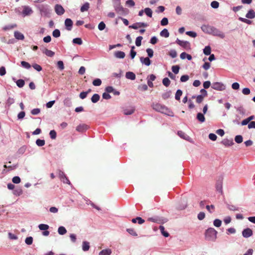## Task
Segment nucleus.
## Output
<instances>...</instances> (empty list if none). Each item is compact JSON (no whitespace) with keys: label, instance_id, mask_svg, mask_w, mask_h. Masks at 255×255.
I'll list each match as a JSON object with an SVG mask.
<instances>
[{"label":"nucleus","instance_id":"obj_61","mask_svg":"<svg viewBox=\"0 0 255 255\" xmlns=\"http://www.w3.org/2000/svg\"><path fill=\"white\" fill-rule=\"evenodd\" d=\"M57 66L59 70H62L64 69V66L63 61H59L57 62Z\"/></svg>","mask_w":255,"mask_h":255},{"label":"nucleus","instance_id":"obj_56","mask_svg":"<svg viewBox=\"0 0 255 255\" xmlns=\"http://www.w3.org/2000/svg\"><path fill=\"white\" fill-rule=\"evenodd\" d=\"M49 135L51 139H54L56 137V132L54 130H51L49 132Z\"/></svg>","mask_w":255,"mask_h":255},{"label":"nucleus","instance_id":"obj_59","mask_svg":"<svg viewBox=\"0 0 255 255\" xmlns=\"http://www.w3.org/2000/svg\"><path fill=\"white\" fill-rule=\"evenodd\" d=\"M211 6L213 8H217L219 6V3L217 1H213L211 3Z\"/></svg>","mask_w":255,"mask_h":255},{"label":"nucleus","instance_id":"obj_64","mask_svg":"<svg viewBox=\"0 0 255 255\" xmlns=\"http://www.w3.org/2000/svg\"><path fill=\"white\" fill-rule=\"evenodd\" d=\"M161 25L162 26H165L168 23V20L166 17H164L162 19L160 22Z\"/></svg>","mask_w":255,"mask_h":255},{"label":"nucleus","instance_id":"obj_8","mask_svg":"<svg viewBox=\"0 0 255 255\" xmlns=\"http://www.w3.org/2000/svg\"><path fill=\"white\" fill-rule=\"evenodd\" d=\"M22 14L23 17L30 15L33 13L32 8L29 6L24 5L22 6Z\"/></svg>","mask_w":255,"mask_h":255},{"label":"nucleus","instance_id":"obj_40","mask_svg":"<svg viewBox=\"0 0 255 255\" xmlns=\"http://www.w3.org/2000/svg\"><path fill=\"white\" fill-rule=\"evenodd\" d=\"M239 20L243 22H244L245 23H247L248 24H251L252 23V21L247 18H243V17H239Z\"/></svg>","mask_w":255,"mask_h":255},{"label":"nucleus","instance_id":"obj_52","mask_svg":"<svg viewBox=\"0 0 255 255\" xmlns=\"http://www.w3.org/2000/svg\"><path fill=\"white\" fill-rule=\"evenodd\" d=\"M146 52L147 53V55L148 56V57H149V58H152L153 57V51L152 49L148 48L146 49Z\"/></svg>","mask_w":255,"mask_h":255},{"label":"nucleus","instance_id":"obj_63","mask_svg":"<svg viewBox=\"0 0 255 255\" xmlns=\"http://www.w3.org/2000/svg\"><path fill=\"white\" fill-rule=\"evenodd\" d=\"M40 112V110L39 108H35L31 111V114L33 115H37Z\"/></svg>","mask_w":255,"mask_h":255},{"label":"nucleus","instance_id":"obj_21","mask_svg":"<svg viewBox=\"0 0 255 255\" xmlns=\"http://www.w3.org/2000/svg\"><path fill=\"white\" fill-rule=\"evenodd\" d=\"M222 143L225 146H229L234 144V142L232 139H224L222 140Z\"/></svg>","mask_w":255,"mask_h":255},{"label":"nucleus","instance_id":"obj_2","mask_svg":"<svg viewBox=\"0 0 255 255\" xmlns=\"http://www.w3.org/2000/svg\"><path fill=\"white\" fill-rule=\"evenodd\" d=\"M113 6L116 12L119 15H126L128 12V10L123 7L121 0H112Z\"/></svg>","mask_w":255,"mask_h":255},{"label":"nucleus","instance_id":"obj_6","mask_svg":"<svg viewBox=\"0 0 255 255\" xmlns=\"http://www.w3.org/2000/svg\"><path fill=\"white\" fill-rule=\"evenodd\" d=\"M176 43L183 47L185 50H189L191 48L190 43L187 41H182L177 38Z\"/></svg>","mask_w":255,"mask_h":255},{"label":"nucleus","instance_id":"obj_17","mask_svg":"<svg viewBox=\"0 0 255 255\" xmlns=\"http://www.w3.org/2000/svg\"><path fill=\"white\" fill-rule=\"evenodd\" d=\"M246 17L249 19H253L255 17V11L251 9L246 14Z\"/></svg>","mask_w":255,"mask_h":255},{"label":"nucleus","instance_id":"obj_25","mask_svg":"<svg viewBox=\"0 0 255 255\" xmlns=\"http://www.w3.org/2000/svg\"><path fill=\"white\" fill-rule=\"evenodd\" d=\"M160 35L162 37L167 38L169 36V33L167 29L164 28L160 32Z\"/></svg>","mask_w":255,"mask_h":255},{"label":"nucleus","instance_id":"obj_16","mask_svg":"<svg viewBox=\"0 0 255 255\" xmlns=\"http://www.w3.org/2000/svg\"><path fill=\"white\" fill-rule=\"evenodd\" d=\"M140 62L147 66H149L151 64V61L149 58V57H140Z\"/></svg>","mask_w":255,"mask_h":255},{"label":"nucleus","instance_id":"obj_14","mask_svg":"<svg viewBox=\"0 0 255 255\" xmlns=\"http://www.w3.org/2000/svg\"><path fill=\"white\" fill-rule=\"evenodd\" d=\"M88 128V126L86 124H80L76 127V130L80 132H83L86 131Z\"/></svg>","mask_w":255,"mask_h":255},{"label":"nucleus","instance_id":"obj_26","mask_svg":"<svg viewBox=\"0 0 255 255\" xmlns=\"http://www.w3.org/2000/svg\"><path fill=\"white\" fill-rule=\"evenodd\" d=\"M135 109L133 108L126 109L124 110V114L126 115H130L134 113Z\"/></svg>","mask_w":255,"mask_h":255},{"label":"nucleus","instance_id":"obj_18","mask_svg":"<svg viewBox=\"0 0 255 255\" xmlns=\"http://www.w3.org/2000/svg\"><path fill=\"white\" fill-rule=\"evenodd\" d=\"M126 77L128 79L134 80L135 79V75L132 72H127L126 73Z\"/></svg>","mask_w":255,"mask_h":255},{"label":"nucleus","instance_id":"obj_3","mask_svg":"<svg viewBox=\"0 0 255 255\" xmlns=\"http://www.w3.org/2000/svg\"><path fill=\"white\" fill-rule=\"evenodd\" d=\"M217 232L212 228H210L206 230L205 232V238L206 240L214 242L217 238Z\"/></svg>","mask_w":255,"mask_h":255},{"label":"nucleus","instance_id":"obj_20","mask_svg":"<svg viewBox=\"0 0 255 255\" xmlns=\"http://www.w3.org/2000/svg\"><path fill=\"white\" fill-rule=\"evenodd\" d=\"M114 55L116 58L123 59L125 57V53L121 51H117L115 52Z\"/></svg>","mask_w":255,"mask_h":255},{"label":"nucleus","instance_id":"obj_53","mask_svg":"<svg viewBox=\"0 0 255 255\" xmlns=\"http://www.w3.org/2000/svg\"><path fill=\"white\" fill-rule=\"evenodd\" d=\"M127 231L129 234H130L131 235H132L133 236H137V233H136V232L134 231V230L133 229H132V228L127 229Z\"/></svg>","mask_w":255,"mask_h":255},{"label":"nucleus","instance_id":"obj_49","mask_svg":"<svg viewBox=\"0 0 255 255\" xmlns=\"http://www.w3.org/2000/svg\"><path fill=\"white\" fill-rule=\"evenodd\" d=\"M73 43L74 44H77L78 45H81L83 43L81 38H75L73 39Z\"/></svg>","mask_w":255,"mask_h":255},{"label":"nucleus","instance_id":"obj_29","mask_svg":"<svg viewBox=\"0 0 255 255\" xmlns=\"http://www.w3.org/2000/svg\"><path fill=\"white\" fill-rule=\"evenodd\" d=\"M58 233L59 235H63L67 233V230L65 227L60 226L58 229Z\"/></svg>","mask_w":255,"mask_h":255},{"label":"nucleus","instance_id":"obj_42","mask_svg":"<svg viewBox=\"0 0 255 255\" xmlns=\"http://www.w3.org/2000/svg\"><path fill=\"white\" fill-rule=\"evenodd\" d=\"M45 140L43 139H37L36 140V144L38 146H42L45 144Z\"/></svg>","mask_w":255,"mask_h":255},{"label":"nucleus","instance_id":"obj_60","mask_svg":"<svg viewBox=\"0 0 255 255\" xmlns=\"http://www.w3.org/2000/svg\"><path fill=\"white\" fill-rule=\"evenodd\" d=\"M213 224L215 227H219L221 225L222 221L219 219H215L214 221Z\"/></svg>","mask_w":255,"mask_h":255},{"label":"nucleus","instance_id":"obj_55","mask_svg":"<svg viewBox=\"0 0 255 255\" xmlns=\"http://www.w3.org/2000/svg\"><path fill=\"white\" fill-rule=\"evenodd\" d=\"M127 5L129 7H132L134 6L135 2L133 0H127L126 2Z\"/></svg>","mask_w":255,"mask_h":255},{"label":"nucleus","instance_id":"obj_37","mask_svg":"<svg viewBox=\"0 0 255 255\" xmlns=\"http://www.w3.org/2000/svg\"><path fill=\"white\" fill-rule=\"evenodd\" d=\"M159 229L163 236L165 237H168L169 236V234L164 231V227L163 226H160Z\"/></svg>","mask_w":255,"mask_h":255},{"label":"nucleus","instance_id":"obj_1","mask_svg":"<svg viewBox=\"0 0 255 255\" xmlns=\"http://www.w3.org/2000/svg\"><path fill=\"white\" fill-rule=\"evenodd\" d=\"M152 107L153 109L157 112H160L169 116H173V112L163 105L159 103H153Z\"/></svg>","mask_w":255,"mask_h":255},{"label":"nucleus","instance_id":"obj_19","mask_svg":"<svg viewBox=\"0 0 255 255\" xmlns=\"http://www.w3.org/2000/svg\"><path fill=\"white\" fill-rule=\"evenodd\" d=\"M14 36L15 38L17 40H23L24 38V35L17 31L14 32Z\"/></svg>","mask_w":255,"mask_h":255},{"label":"nucleus","instance_id":"obj_33","mask_svg":"<svg viewBox=\"0 0 255 255\" xmlns=\"http://www.w3.org/2000/svg\"><path fill=\"white\" fill-rule=\"evenodd\" d=\"M4 166L5 168H8L10 170H13L16 168V165H11V162L9 161L6 163Z\"/></svg>","mask_w":255,"mask_h":255},{"label":"nucleus","instance_id":"obj_51","mask_svg":"<svg viewBox=\"0 0 255 255\" xmlns=\"http://www.w3.org/2000/svg\"><path fill=\"white\" fill-rule=\"evenodd\" d=\"M235 141L238 143H240L243 142V137L241 135H238L235 136Z\"/></svg>","mask_w":255,"mask_h":255},{"label":"nucleus","instance_id":"obj_24","mask_svg":"<svg viewBox=\"0 0 255 255\" xmlns=\"http://www.w3.org/2000/svg\"><path fill=\"white\" fill-rule=\"evenodd\" d=\"M112 254V251L111 249H107L105 250H103L101 251L99 255H110Z\"/></svg>","mask_w":255,"mask_h":255},{"label":"nucleus","instance_id":"obj_38","mask_svg":"<svg viewBox=\"0 0 255 255\" xmlns=\"http://www.w3.org/2000/svg\"><path fill=\"white\" fill-rule=\"evenodd\" d=\"M38 228L40 230L45 231L49 229V227L48 225L41 224L38 226Z\"/></svg>","mask_w":255,"mask_h":255},{"label":"nucleus","instance_id":"obj_15","mask_svg":"<svg viewBox=\"0 0 255 255\" xmlns=\"http://www.w3.org/2000/svg\"><path fill=\"white\" fill-rule=\"evenodd\" d=\"M59 176L60 179L61 180V181H62L63 182V183L69 184H70V181L67 178V177L66 176L65 174H64V173L63 172L60 171L59 173Z\"/></svg>","mask_w":255,"mask_h":255},{"label":"nucleus","instance_id":"obj_41","mask_svg":"<svg viewBox=\"0 0 255 255\" xmlns=\"http://www.w3.org/2000/svg\"><path fill=\"white\" fill-rule=\"evenodd\" d=\"M171 95V92L170 91H167L163 93L162 95V97L163 99L166 100L169 98Z\"/></svg>","mask_w":255,"mask_h":255},{"label":"nucleus","instance_id":"obj_44","mask_svg":"<svg viewBox=\"0 0 255 255\" xmlns=\"http://www.w3.org/2000/svg\"><path fill=\"white\" fill-rule=\"evenodd\" d=\"M101 84L102 81L99 78H97L93 81V84L95 86H99L101 85Z\"/></svg>","mask_w":255,"mask_h":255},{"label":"nucleus","instance_id":"obj_10","mask_svg":"<svg viewBox=\"0 0 255 255\" xmlns=\"http://www.w3.org/2000/svg\"><path fill=\"white\" fill-rule=\"evenodd\" d=\"M216 190L221 194H223V178L221 177L220 179L217 180L216 184Z\"/></svg>","mask_w":255,"mask_h":255},{"label":"nucleus","instance_id":"obj_4","mask_svg":"<svg viewBox=\"0 0 255 255\" xmlns=\"http://www.w3.org/2000/svg\"><path fill=\"white\" fill-rule=\"evenodd\" d=\"M36 6L37 8L39 10L42 16H49L51 11L49 5L48 4H42L36 5Z\"/></svg>","mask_w":255,"mask_h":255},{"label":"nucleus","instance_id":"obj_34","mask_svg":"<svg viewBox=\"0 0 255 255\" xmlns=\"http://www.w3.org/2000/svg\"><path fill=\"white\" fill-rule=\"evenodd\" d=\"M63 103H64V105L66 106V107H71L72 106V102H71V100L70 98H66L64 101H63Z\"/></svg>","mask_w":255,"mask_h":255},{"label":"nucleus","instance_id":"obj_28","mask_svg":"<svg viewBox=\"0 0 255 255\" xmlns=\"http://www.w3.org/2000/svg\"><path fill=\"white\" fill-rule=\"evenodd\" d=\"M89 243L87 241H84L82 244V250L84 251H87L89 250Z\"/></svg>","mask_w":255,"mask_h":255},{"label":"nucleus","instance_id":"obj_13","mask_svg":"<svg viewBox=\"0 0 255 255\" xmlns=\"http://www.w3.org/2000/svg\"><path fill=\"white\" fill-rule=\"evenodd\" d=\"M253 231L250 228L244 229L242 232V235L245 238H249L253 235Z\"/></svg>","mask_w":255,"mask_h":255},{"label":"nucleus","instance_id":"obj_35","mask_svg":"<svg viewBox=\"0 0 255 255\" xmlns=\"http://www.w3.org/2000/svg\"><path fill=\"white\" fill-rule=\"evenodd\" d=\"M16 84L19 88H22L25 84V82L22 79H19L16 81Z\"/></svg>","mask_w":255,"mask_h":255},{"label":"nucleus","instance_id":"obj_9","mask_svg":"<svg viewBox=\"0 0 255 255\" xmlns=\"http://www.w3.org/2000/svg\"><path fill=\"white\" fill-rule=\"evenodd\" d=\"M54 9L56 14L58 15H61L65 12V9L60 4H57L55 5Z\"/></svg>","mask_w":255,"mask_h":255},{"label":"nucleus","instance_id":"obj_54","mask_svg":"<svg viewBox=\"0 0 255 255\" xmlns=\"http://www.w3.org/2000/svg\"><path fill=\"white\" fill-rule=\"evenodd\" d=\"M25 243L28 245H30L33 243V238L31 237H27L25 240Z\"/></svg>","mask_w":255,"mask_h":255},{"label":"nucleus","instance_id":"obj_22","mask_svg":"<svg viewBox=\"0 0 255 255\" xmlns=\"http://www.w3.org/2000/svg\"><path fill=\"white\" fill-rule=\"evenodd\" d=\"M42 52L46 56H47L48 57H53L55 54V53L53 51H52L50 50H48V49H46V48L43 50Z\"/></svg>","mask_w":255,"mask_h":255},{"label":"nucleus","instance_id":"obj_32","mask_svg":"<svg viewBox=\"0 0 255 255\" xmlns=\"http://www.w3.org/2000/svg\"><path fill=\"white\" fill-rule=\"evenodd\" d=\"M144 12L147 16L151 17L152 15V11L151 8L146 7L144 9Z\"/></svg>","mask_w":255,"mask_h":255},{"label":"nucleus","instance_id":"obj_7","mask_svg":"<svg viewBox=\"0 0 255 255\" xmlns=\"http://www.w3.org/2000/svg\"><path fill=\"white\" fill-rule=\"evenodd\" d=\"M213 89L218 91H223L225 89V86L221 82L213 83L211 87Z\"/></svg>","mask_w":255,"mask_h":255},{"label":"nucleus","instance_id":"obj_47","mask_svg":"<svg viewBox=\"0 0 255 255\" xmlns=\"http://www.w3.org/2000/svg\"><path fill=\"white\" fill-rule=\"evenodd\" d=\"M21 66L25 69H28L31 67V65L27 62L22 61L21 62Z\"/></svg>","mask_w":255,"mask_h":255},{"label":"nucleus","instance_id":"obj_43","mask_svg":"<svg viewBox=\"0 0 255 255\" xmlns=\"http://www.w3.org/2000/svg\"><path fill=\"white\" fill-rule=\"evenodd\" d=\"M178 135L181 138H182L183 139H187V138L189 137V136L186 134H185V132H184L182 131H178Z\"/></svg>","mask_w":255,"mask_h":255},{"label":"nucleus","instance_id":"obj_57","mask_svg":"<svg viewBox=\"0 0 255 255\" xmlns=\"http://www.w3.org/2000/svg\"><path fill=\"white\" fill-rule=\"evenodd\" d=\"M189 79V77L187 75H184L180 78V81L181 82H185L187 81Z\"/></svg>","mask_w":255,"mask_h":255},{"label":"nucleus","instance_id":"obj_12","mask_svg":"<svg viewBox=\"0 0 255 255\" xmlns=\"http://www.w3.org/2000/svg\"><path fill=\"white\" fill-rule=\"evenodd\" d=\"M64 24L66 27V29L67 30L70 31L72 30L73 22L70 18H66L65 20Z\"/></svg>","mask_w":255,"mask_h":255},{"label":"nucleus","instance_id":"obj_45","mask_svg":"<svg viewBox=\"0 0 255 255\" xmlns=\"http://www.w3.org/2000/svg\"><path fill=\"white\" fill-rule=\"evenodd\" d=\"M163 84L166 87H168L170 83V81L168 78H164L162 80Z\"/></svg>","mask_w":255,"mask_h":255},{"label":"nucleus","instance_id":"obj_30","mask_svg":"<svg viewBox=\"0 0 255 255\" xmlns=\"http://www.w3.org/2000/svg\"><path fill=\"white\" fill-rule=\"evenodd\" d=\"M89 8V3L88 2H85L80 8V10L81 12H84L87 11Z\"/></svg>","mask_w":255,"mask_h":255},{"label":"nucleus","instance_id":"obj_31","mask_svg":"<svg viewBox=\"0 0 255 255\" xmlns=\"http://www.w3.org/2000/svg\"><path fill=\"white\" fill-rule=\"evenodd\" d=\"M211 52V48L210 46H206L204 49H203V53L206 55H210Z\"/></svg>","mask_w":255,"mask_h":255},{"label":"nucleus","instance_id":"obj_23","mask_svg":"<svg viewBox=\"0 0 255 255\" xmlns=\"http://www.w3.org/2000/svg\"><path fill=\"white\" fill-rule=\"evenodd\" d=\"M204 114L201 113H198L197 115V119L201 123H204L205 121Z\"/></svg>","mask_w":255,"mask_h":255},{"label":"nucleus","instance_id":"obj_48","mask_svg":"<svg viewBox=\"0 0 255 255\" xmlns=\"http://www.w3.org/2000/svg\"><path fill=\"white\" fill-rule=\"evenodd\" d=\"M169 55L171 57L174 58L176 57L177 54L175 50L172 49L170 50L169 52Z\"/></svg>","mask_w":255,"mask_h":255},{"label":"nucleus","instance_id":"obj_58","mask_svg":"<svg viewBox=\"0 0 255 255\" xmlns=\"http://www.w3.org/2000/svg\"><path fill=\"white\" fill-rule=\"evenodd\" d=\"M106 27V24L103 21H101L99 23L98 25V29L102 31Z\"/></svg>","mask_w":255,"mask_h":255},{"label":"nucleus","instance_id":"obj_46","mask_svg":"<svg viewBox=\"0 0 255 255\" xmlns=\"http://www.w3.org/2000/svg\"><path fill=\"white\" fill-rule=\"evenodd\" d=\"M52 35L53 37L57 38L60 36V31L59 29H56L54 30L52 32Z\"/></svg>","mask_w":255,"mask_h":255},{"label":"nucleus","instance_id":"obj_27","mask_svg":"<svg viewBox=\"0 0 255 255\" xmlns=\"http://www.w3.org/2000/svg\"><path fill=\"white\" fill-rule=\"evenodd\" d=\"M100 97L99 94H95L91 98V101L93 103L98 102L100 100Z\"/></svg>","mask_w":255,"mask_h":255},{"label":"nucleus","instance_id":"obj_11","mask_svg":"<svg viewBox=\"0 0 255 255\" xmlns=\"http://www.w3.org/2000/svg\"><path fill=\"white\" fill-rule=\"evenodd\" d=\"M213 26L209 24H204L201 27L202 30L205 33L210 34Z\"/></svg>","mask_w":255,"mask_h":255},{"label":"nucleus","instance_id":"obj_50","mask_svg":"<svg viewBox=\"0 0 255 255\" xmlns=\"http://www.w3.org/2000/svg\"><path fill=\"white\" fill-rule=\"evenodd\" d=\"M179 69L180 67L178 65H174L172 67V71L175 74L178 73Z\"/></svg>","mask_w":255,"mask_h":255},{"label":"nucleus","instance_id":"obj_39","mask_svg":"<svg viewBox=\"0 0 255 255\" xmlns=\"http://www.w3.org/2000/svg\"><path fill=\"white\" fill-rule=\"evenodd\" d=\"M143 37L141 36H138L136 37L135 39V45L137 46H140L141 44V40H142Z\"/></svg>","mask_w":255,"mask_h":255},{"label":"nucleus","instance_id":"obj_5","mask_svg":"<svg viewBox=\"0 0 255 255\" xmlns=\"http://www.w3.org/2000/svg\"><path fill=\"white\" fill-rule=\"evenodd\" d=\"M211 35H213L214 36H218L221 38H224L225 37V34L217 28L213 26L211 33Z\"/></svg>","mask_w":255,"mask_h":255},{"label":"nucleus","instance_id":"obj_62","mask_svg":"<svg viewBox=\"0 0 255 255\" xmlns=\"http://www.w3.org/2000/svg\"><path fill=\"white\" fill-rule=\"evenodd\" d=\"M186 34L192 37H195L197 36V33L195 32L192 31H188L186 32Z\"/></svg>","mask_w":255,"mask_h":255},{"label":"nucleus","instance_id":"obj_36","mask_svg":"<svg viewBox=\"0 0 255 255\" xmlns=\"http://www.w3.org/2000/svg\"><path fill=\"white\" fill-rule=\"evenodd\" d=\"M182 91L180 89L177 90L176 92V94H175V99L178 101L180 100V97L182 96Z\"/></svg>","mask_w":255,"mask_h":255}]
</instances>
